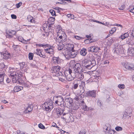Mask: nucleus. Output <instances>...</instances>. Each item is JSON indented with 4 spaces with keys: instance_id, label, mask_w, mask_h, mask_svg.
Masks as SVG:
<instances>
[{
    "instance_id": "f257e3e1",
    "label": "nucleus",
    "mask_w": 134,
    "mask_h": 134,
    "mask_svg": "<svg viewBox=\"0 0 134 134\" xmlns=\"http://www.w3.org/2000/svg\"><path fill=\"white\" fill-rule=\"evenodd\" d=\"M72 69V72L75 73L76 75L77 74L82 72V68L80 63H76Z\"/></svg>"
},
{
    "instance_id": "f03ea898",
    "label": "nucleus",
    "mask_w": 134,
    "mask_h": 134,
    "mask_svg": "<svg viewBox=\"0 0 134 134\" xmlns=\"http://www.w3.org/2000/svg\"><path fill=\"white\" fill-rule=\"evenodd\" d=\"M56 98L57 100L55 101V104L58 105H60L61 107L64 108L65 107V102L64 101V98H63L62 96H56Z\"/></svg>"
},
{
    "instance_id": "7ed1b4c3",
    "label": "nucleus",
    "mask_w": 134,
    "mask_h": 134,
    "mask_svg": "<svg viewBox=\"0 0 134 134\" xmlns=\"http://www.w3.org/2000/svg\"><path fill=\"white\" fill-rule=\"evenodd\" d=\"M5 66L3 63H0V83H3L4 77H6L4 72L2 69V68H4Z\"/></svg>"
},
{
    "instance_id": "20e7f679",
    "label": "nucleus",
    "mask_w": 134,
    "mask_h": 134,
    "mask_svg": "<svg viewBox=\"0 0 134 134\" xmlns=\"http://www.w3.org/2000/svg\"><path fill=\"white\" fill-rule=\"evenodd\" d=\"M66 44V46H67L68 48L70 50L72 58H73L75 57L78 54V52L77 51L74 50L73 45L69 43Z\"/></svg>"
},
{
    "instance_id": "39448f33",
    "label": "nucleus",
    "mask_w": 134,
    "mask_h": 134,
    "mask_svg": "<svg viewBox=\"0 0 134 134\" xmlns=\"http://www.w3.org/2000/svg\"><path fill=\"white\" fill-rule=\"evenodd\" d=\"M43 106L45 107L46 110L47 111L51 110L53 107L52 101L51 99H49L47 102H46L43 104Z\"/></svg>"
},
{
    "instance_id": "423d86ee",
    "label": "nucleus",
    "mask_w": 134,
    "mask_h": 134,
    "mask_svg": "<svg viewBox=\"0 0 134 134\" xmlns=\"http://www.w3.org/2000/svg\"><path fill=\"white\" fill-rule=\"evenodd\" d=\"M60 67L58 65L53 66L52 69V72L56 73V75L57 76L62 75V73L60 71Z\"/></svg>"
},
{
    "instance_id": "0eeeda50",
    "label": "nucleus",
    "mask_w": 134,
    "mask_h": 134,
    "mask_svg": "<svg viewBox=\"0 0 134 134\" xmlns=\"http://www.w3.org/2000/svg\"><path fill=\"white\" fill-rule=\"evenodd\" d=\"M62 35L59 36V37L58 36L56 38V41L60 43L62 42V43L66 42L67 41L66 37V35L64 33H63Z\"/></svg>"
},
{
    "instance_id": "6e6552de",
    "label": "nucleus",
    "mask_w": 134,
    "mask_h": 134,
    "mask_svg": "<svg viewBox=\"0 0 134 134\" xmlns=\"http://www.w3.org/2000/svg\"><path fill=\"white\" fill-rule=\"evenodd\" d=\"M122 66L126 69L130 70H134V65L129 64L126 62H124L121 63Z\"/></svg>"
},
{
    "instance_id": "1a4fd4ad",
    "label": "nucleus",
    "mask_w": 134,
    "mask_h": 134,
    "mask_svg": "<svg viewBox=\"0 0 134 134\" xmlns=\"http://www.w3.org/2000/svg\"><path fill=\"white\" fill-rule=\"evenodd\" d=\"M121 47V46L120 44H118L113 50V52L114 53H116L117 54L122 53V52Z\"/></svg>"
},
{
    "instance_id": "9d476101",
    "label": "nucleus",
    "mask_w": 134,
    "mask_h": 134,
    "mask_svg": "<svg viewBox=\"0 0 134 134\" xmlns=\"http://www.w3.org/2000/svg\"><path fill=\"white\" fill-rule=\"evenodd\" d=\"M72 99L70 98L66 99L64 103L65 107L66 106L68 108H70V107L72 106Z\"/></svg>"
},
{
    "instance_id": "9b49d317",
    "label": "nucleus",
    "mask_w": 134,
    "mask_h": 134,
    "mask_svg": "<svg viewBox=\"0 0 134 134\" xmlns=\"http://www.w3.org/2000/svg\"><path fill=\"white\" fill-rule=\"evenodd\" d=\"M6 37L7 38H12L13 37L12 35H14L16 33V31H15L12 30H6Z\"/></svg>"
},
{
    "instance_id": "f8f14e48",
    "label": "nucleus",
    "mask_w": 134,
    "mask_h": 134,
    "mask_svg": "<svg viewBox=\"0 0 134 134\" xmlns=\"http://www.w3.org/2000/svg\"><path fill=\"white\" fill-rule=\"evenodd\" d=\"M100 50V48L98 46H91L88 48V50L89 52H97Z\"/></svg>"
},
{
    "instance_id": "ddd939ff",
    "label": "nucleus",
    "mask_w": 134,
    "mask_h": 134,
    "mask_svg": "<svg viewBox=\"0 0 134 134\" xmlns=\"http://www.w3.org/2000/svg\"><path fill=\"white\" fill-rule=\"evenodd\" d=\"M96 92L95 90L90 91L86 92V93L87 96L94 98H95L96 97Z\"/></svg>"
},
{
    "instance_id": "4468645a",
    "label": "nucleus",
    "mask_w": 134,
    "mask_h": 134,
    "mask_svg": "<svg viewBox=\"0 0 134 134\" xmlns=\"http://www.w3.org/2000/svg\"><path fill=\"white\" fill-rule=\"evenodd\" d=\"M126 43L129 46H134V39L132 37H130L127 40Z\"/></svg>"
},
{
    "instance_id": "2eb2a0df",
    "label": "nucleus",
    "mask_w": 134,
    "mask_h": 134,
    "mask_svg": "<svg viewBox=\"0 0 134 134\" xmlns=\"http://www.w3.org/2000/svg\"><path fill=\"white\" fill-rule=\"evenodd\" d=\"M76 76V75L75 73H74L72 72V73L70 75L65 76L67 80L69 81H70L73 80L74 78Z\"/></svg>"
},
{
    "instance_id": "dca6fc26",
    "label": "nucleus",
    "mask_w": 134,
    "mask_h": 134,
    "mask_svg": "<svg viewBox=\"0 0 134 134\" xmlns=\"http://www.w3.org/2000/svg\"><path fill=\"white\" fill-rule=\"evenodd\" d=\"M26 108H24L25 109V113H28L31 111L33 109L32 106V105H28L27 104L26 105Z\"/></svg>"
},
{
    "instance_id": "f3484780",
    "label": "nucleus",
    "mask_w": 134,
    "mask_h": 134,
    "mask_svg": "<svg viewBox=\"0 0 134 134\" xmlns=\"http://www.w3.org/2000/svg\"><path fill=\"white\" fill-rule=\"evenodd\" d=\"M64 110L63 108H58L56 109V112L58 116L62 115Z\"/></svg>"
},
{
    "instance_id": "a211bd4d",
    "label": "nucleus",
    "mask_w": 134,
    "mask_h": 134,
    "mask_svg": "<svg viewBox=\"0 0 134 134\" xmlns=\"http://www.w3.org/2000/svg\"><path fill=\"white\" fill-rule=\"evenodd\" d=\"M53 62L55 64H59L60 63L61 60L59 57H53Z\"/></svg>"
},
{
    "instance_id": "6ab92c4d",
    "label": "nucleus",
    "mask_w": 134,
    "mask_h": 134,
    "mask_svg": "<svg viewBox=\"0 0 134 134\" xmlns=\"http://www.w3.org/2000/svg\"><path fill=\"white\" fill-rule=\"evenodd\" d=\"M79 80H75L74 81L73 83V85L72 86V88L74 89H76L78 87V85H79Z\"/></svg>"
},
{
    "instance_id": "aec40b11",
    "label": "nucleus",
    "mask_w": 134,
    "mask_h": 134,
    "mask_svg": "<svg viewBox=\"0 0 134 134\" xmlns=\"http://www.w3.org/2000/svg\"><path fill=\"white\" fill-rule=\"evenodd\" d=\"M44 51L50 54L53 55L54 53V49L51 48L45 49Z\"/></svg>"
},
{
    "instance_id": "412c9836",
    "label": "nucleus",
    "mask_w": 134,
    "mask_h": 134,
    "mask_svg": "<svg viewBox=\"0 0 134 134\" xmlns=\"http://www.w3.org/2000/svg\"><path fill=\"white\" fill-rule=\"evenodd\" d=\"M36 54L40 56V57H43V58H45L46 56L44 55H43L41 53V51L39 49H37L36 50Z\"/></svg>"
},
{
    "instance_id": "4be33fe9",
    "label": "nucleus",
    "mask_w": 134,
    "mask_h": 134,
    "mask_svg": "<svg viewBox=\"0 0 134 134\" xmlns=\"http://www.w3.org/2000/svg\"><path fill=\"white\" fill-rule=\"evenodd\" d=\"M23 89V87L22 86H15L14 87V92H17L22 90Z\"/></svg>"
},
{
    "instance_id": "5701e85b",
    "label": "nucleus",
    "mask_w": 134,
    "mask_h": 134,
    "mask_svg": "<svg viewBox=\"0 0 134 134\" xmlns=\"http://www.w3.org/2000/svg\"><path fill=\"white\" fill-rule=\"evenodd\" d=\"M134 48H131L128 49L127 52L128 54L130 56H132L134 52Z\"/></svg>"
},
{
    "instance_id": "b1692460",
    "label": "nucleus",
    "mask_w": 134,
    "mask_h": 134,
    "mask_svg": "<svg viewBox=\"0 0 134 134\" xmlns=\"http://www.w3.org/2000/svg\"><path fill=\"white\" fill-rule=\"evenodd\" d=\"M72 69L69 68L68 69H66L64 71V75L65 76L70 75L72 73Z\"/></svg>"
},
{
    "instance_id": "393cba45",
    "label": "nucleus",
    "mask_w": 134,
    "mask_h": 134,
    "mask_svg": "<svg viewBox=\"0 0 134 134\" xmlns=\"http://www.w3.org/2000/svg\"><path fill=\"white\" fill-rule=\"evenodd\" d=\"M87 53L86 49L84 48H83L80 52V54L83 56L86 55Z\"/></svg>"
},
{
    "instance_id": "a878e982",
    "label": "nucleus",
    "mask_w": 134,
    "mask_h": 134,
    "mask_svg": "<svg viewBox=\"0 0 134 134\" xmlns=\"http://www.w3.org/2000/svg\"><path fill=\"white\" fill-rule=\"evenodd\" d=\"M66 58L67 59L72 58V56L71 53V51H67V52L66 53L65 55Z\"/></svg>"
},
{
    "instance_id": "bb28decb",
    "label": "nucleus",
    "mask_w": 134,
    "mask_h": 134,
    "mask_svg": "<svg viewBox=\"0 0 134 134\" xmlns=\"http://www.w3.org/2000/svg\"><path fill=\"white\" fill-rule=\"evenodd\" d=\"M92 63V64H88V65H87L85 66V67L86 68L88 69H91L93 66H94L96 64V63H95L94 62H93Z\"/></svg>"
},
{
    "instance_id": "cd10ccee",
    "label": "nucleus",
    "mask_w": 134,
    "mask_h": 134,
    "mask_svg": "<svg viewBox=\"0 0 134 134\" xmlns=\"http://www.w3.org/2000/svg\"><path fill=\"white\" fill-rule=\"evenodd\" d=\"M60 43L59 44H58V49L59 51H60L63 49L64 46V44L66 45V44H67V43L66 44L65 43L64 44H62V43Z\"/></svg>"
},
{
    "instance_id": "c85d7f7f",
    "label": "nucleus",
    "mask_w": 134,
    "mask_h": 134,
    "mask_svg": "<svg viewBox=\"0 0 134 134\" xmlns=\"http://www.w3.org/2000/svg\"><path fill=\"white\" fill-rule=\"evenodd\" d=\"M109 126V125L108 124H107V126L105 125V126H104V129H105L107 131H108L107 132H108L110 134H112V133H110V132L112 131V132H113H113V131H111L110 130V128L108 127V126Z\"/></svg>"
},
{
    "instance_id": "c756f323",
    "label": "nucleus",
    "mask_w": 134,
    "mask_h": 134,
    "mask_svg": "<svg viewBox=\"0 0 134 134\" xmlns=\"http://www.w3.org/2000/svg\"><path fill=\"white\" fill-rule=\"evenodd\" d=\"M109 126V125L108 124H107V126L105 125V126H104V129H105L107 131H108L107 132H108L110 134H112V133H110V132L112 131V132H113H113V131H111L110 130V128L108 127V126Z\"/></svg>"
},
{
    "instance_id": "7c9ffc66",
    "label": "nucleus",
    "mask_w": 134,
    "mask_h": 134,
    "mask_svg": "<svg viewBox=\"0 0 134 134\" xmlns=\"http://www.w3.org/2000/svg\"><path fill=\"white\" fill-rule=\"evenodd\" d=\"M79 86L80 87L84 88L85 86V82L79 80Z\"/></svg>"
},
{
    "instance_id": "2f4dec72",
    "label": "nucleus",
    "mask_w": 134,
    "mask_h": 134,
    "mask_svg": "<svg viewBox=\"0 0 134 134\" xmlns=\"http://www.w3.org/2000/svg\"><path fill=\"white\" fill-rule=\"evenodd\" d=\"M9 54H7L6 53H3V58L5 59H8L9 58Z\"/></svg>"
},
{
    "instance_id": "473e14b6",
    "label": "nucleus",
    "mask_w": 134,
    "mask_h": 134,
    "mask_svg": "<svg viewBox=\"0 0 134 134\" xmlns=\"http://www.w3.org/2000/svg\"><path fill=\"white\" fill-rule=\"evenodd\" d=\"M27 20L29 21L31 23H35V19L31 16L30 17V18H28Z\"/></svg>"
},
{
    "instance_id": "72a5a7b5",
    "label": "nucleus",
    "mask_w": 134,
    "mask_h": 134,
    "mask_svg": "<svg viewBox=\"0 0 134 134\" xmlns=\"http://www.w3.org/2000/svg\"><path fill=\"white\" fill-rule=\"evenodd\" d=\"M37 46H38L40 47H43L44 46H48V44L46 43L43 44H36Z\"/></svg>"
},
{
    "instance_id": "f704fd0d",
    "label": "nucleus",
    "mask_w": 134,
    "mask_h": 134,
    "mask_svg": "<svg viewBox=\"0 0 134 134\" xmlns=\"http://www.w3.org/2000/svg\"><path fill=\"white\" fill-rule=\"evenodd\" d=\"M10 76H11V77H13L16 74H17V72L10 71Z\"/></svg>"
},
{
    "instance_id": "c9c22d12",
    "label": "nucleus",
    "mask_w": 134,
    "mask_h": 134,
    "mask_svg": "<svg viewBox=\"0 0 134 134\" xmlns=\"http://www.w3.org/2000/svg\"><path fill=\"white\" fill-rule=\"evenodd\" d=\"M13 47L14 49H17L20 50V47L18 45H13Z\"/></svg>"
},
{
    "instance_id": "e433bc0d",
    "label": "nucleus",
    "mask_w": 134,
    "mask_h": 134,
    "mask_svg": "<svg viewBox=\"0 0 134 134\" xmlns=\"http://www.w3.org/2000/svg\"><path fill=\"white\" fill-rule=\"evenodd\" d=\"M34 54L33 53H30L29 54V58L30 60H32L33 59Z\"/></svg>"
},
{
    "instance_id": "4c0bfd02",
    "label": "nucleus",
    "mask_w": 134,
    "mask_h": 134,
    "mask_svg": "<svg viewBox=\"0 0 134 134\" xmlns=\"http://www.w3.org/2000/svg\"><path fill=\"white\" fill-rule=\"evenodd\" d=\"M78 76L79 77V78L80 79V80H82L84 78V75L82 73H78Z\"/></svg>"
},
{
    "instance_id": "58836bf2",
    "label": "nucleus",
    "mask_w": 134,
    "mask_h": 134,
    "mask_svg": "<svg viewBox=\"0 0 134 134\" xmlns=\"http://www.w3.org/2000/svg\"><path fill=\"white\" fill-rule=\"evenodd\" d=\"M19 65L20 66V68L21 69H23L25 66V63L24 62H23L22 63H19Z\"/></svg>"
},
{
    "instance_id": "ea45409f",
    "label": "nucleus",
    "mask_w": 134,
    "mask_h": 134,
    "mask_svg": "<svg viewBox=\"0 0 134 134\" xmlns=\"http://www.w3.org/2000/svg\"><path fill=\"white\" fill-rule=\"evenodd\" d=\"M116 30L115 27H113L112 28L111 30L109 31L110 33V34H113L114 32H115Z\"/></svg>"
},
{
    "instance_id": "a19ab883",
    "label": "nucleus",
    "mask_w": 134,
    "mask_h": 134,
    "mask_svg": "<svg viewBox=\"0 0 134 134\" xmlns=\"http://www.w3.org/2000/svg\"><path fill=\"white\" fill-rule=\"evenodd\" d=\"M82 109L85 111H87L89 110L88 108L85 104L82 105Z\"/></svg>"
},
{
    "instance_id": "79ce46f5",
    "label": "nucleus",
    "mask_w": 134,
    "mask_h": 134,
    "mask_svg": "<svg viewBox=\"0 0 134 134\" xmlns=\"http://www.w3.org/2000/svg\"><path fill=\"white\" fill-rule=\"evenodd\" d=\"M93 62H94L95 63H96V61L95 60H92L91 61L90 60H88V63L87 64V65H85V66L87 65H88V64L90 65L91 64H93L92 63Z\"/></svg>"
},
{
    "instance_id": "37998d69",
    "label": "nucleus",
    "mask_w": 134,
    "mask_h": 134,
    "mask_svg": "<svg viewBox=\"0 0 134 134\" xmlns=\"http://www.w3.org/2000/svg\"><path fill=\"white\" fill-rule=\"evenodd\" d=\"M115 130L117 131H121L122 130V128L120 126H116L115 128Z\"/></svg>"
},
{
    "instance_id": "c03bdc74",
    "label": "nucleus",
    "mask_w": 134,
    "mask_h": 134,
    "mask_svg": "<svg viewBox=\"0 0 134 134\" xmlns=\"http://www.w3.org/2000/svg\"><path fill=\"white\" fill-rule=\"evenodd\" d=\"M49 12L52 16L56 15L55 12L52 9L50 10Z\"/></svg>"
},
{
    "instance_id": "a18cd8bd",
    "label": "nucleus",
    "mask_w": 134,
    "mask_h": 134,
    "mask_svg": "<svg viewBox=\"0 0 134 134\" xmlns=\"http://www.w3.org/2000/svg\"><path fill=\"white\" fill-rule=\"evenodd\" d=\"M38 127L42 129H45L44 126L42 124H40L38 125Z\"/></svg>"
},
{
    "instance_id": "49530a36",
    "label": "nucleus",
    "mask_w": 134,
    "mask_h": 134,
    "mask_svg": "<svg viewBox=\"0 0 134 134\" xmlns=\"http://www.w3.org/2000/svg\"><path fill=\"white\" fill-rule=\"evenodd\" d=\"M88 60L87 59H85L84 60L82 61V65L85 66V65H87L88 63Z\"/></svg>"
},
{
    "instance_id": "de8ad7c7",
    "label": "nucleus",
    "mask_w": 134,
    "mask_h": 134,
    "mask_svg": "<svg viewBox=\"0 0 134 134\" xmlns=\"http://www.w3.org/2000/svg\"><path fill=\"white\" fill-rule=\"evenodd\" d=\"M55 19L54 18H53L52 17L50 18L49 19V22L50 21H51L52 23H51L52 24H53L54 21H55Z\"/></svg>"
},
{
    "instance_id": "09e8293b",
    "label": "nucleus",
    "mask_w": 134,
    "mask_h": 134,
    "mask_svg": "<svg viewBox=\"0 0 134 134\" xmlns=\"http://www.w3.org/2000/svg\"><path fill=\"white\" fill-rule=\"evenodd\" d=\"M86 131L85 130H81L79 132V134H85Z\"/></svg>"
},
{
    "instance_id": "8fccbe9b",
    "label": "nucleus",
    "mask_w": 134,
    "mask_h": 134,
    "mask_svg": "<svg viewBox=\"0 0 134 134\" xmlns=\"http://www.w3.org/2000/svg\"><path fill=\"white\" fill-rule=\"evenodd\" d=\"M12 80L13 82L14 83H15L17 81H19V80H18L17 79L15 78L14 77H12Z\"/></svg>"
},
{
    "instance_id": "3c124183",
    "label": "nucleus",
    "mask_w": 134,
    "mask_h": 134,
    "mask_svg": "<svg viewBox=\"0 0 134 134\" xmlns=\"http://www.w3.org/2000/svg\"><path fill=\"white\" fill-rule=\"evenodd\" d=\"M96 59L98 63H99V62H100L101 59V57L100 56H97L96 58Z\"/></svg>"
},
{
    "instance_id": "603ef678",
    "label": "nucleus",
    "mask_w": 134,
    "mask_h": 134,
    "mask_svg": "<svg viewBox=\"0 0 134 134\" xmlns=\"http://www.w3.org/2000/svg\"><path fill=\"white\" fill-rule=\"evenodd\" d=\"M128 115H128V113L126 112H125L123 115V118L125 119V118Z\"/></svg>"
},
{
    "instance_id": "864d4df0",
    "label": "nucleus",
    "mask_w": 134,
    "mask_h": 134,
    "mask_svg": "<svg viewBox=\"0 0 134 134\" xmlns=\"http://www.w3.org/2000/svg\"><path fill=\"white\" fill-rule=\"evenodd\" d=\"M80 94H82V93H83L85 91V90L84 89V88L80 87Z\"/></svg>"
},
{
    "instance_id": "5fc2aeb1",
    "label": "nucleus",
    "mask_w": 134,
    "mask_h": 134,
    "mask_svg": "<svg viewBox=\"0 0 134 134\" xmlns=\"http://www.w3.org/2000/svg\"><path fill=\"white\" fill-rule=\"evenodd\" d=\"M118 87L120 88L123 89L125 87V85L124 84H119L118 85Z\"/></svg>"
},
{
    "instance_id": "6e6d98bb",
    "label": "nucleus",
    "mask_w": 134,
    "mask_h": 134,
    "mask_svg": "<svg viewBox=\"0 0 134 134\" xmlns=\"http://www.w3.org/2000/svg\"><path fill=\"white\" fill-rule=\"evenodd\" d=\"M22 2H20L18 3H17L16 4V7L17 8H19L22 5Z\"/></svg>"
},
{
    "instance_id": "4d7b16f0",
    "label": "nucleus",
    "mask_w": 134,
    "mask_h": 134,
    "mask_svg": "<svg viewBox=\"0 0 134 134\" xmlns=\"http://www.w3.org/2000/svg\"><path fill=\"white\" fill-rule=\"evenodd\" d=\"M17 74H18L19 76H20V77L22 76L23 73L21 72L20 71H17Z\"/></svg>"
},
{
    "instance_id": "13d9d810",
    "label": "nucleus",
    "mask_w": 134,
    "mask_h": 134,
    "mask_svg": "<svg viewBox=\"0 0 134 134\" xmlns=\"http://www.w3.org/2000/svg\"><path fill=\"white\" fill-rule=\"evenodd\" d=\"M119 38L121 39L122 40L126 38L125 37L124 35V34H123L121 35L119 37Z\"/></svg>"
},
{
    "instance_id": "bf43d9fd",
    "label": "nucleus",
    "mask_w": 134,
    "mask_h": 134,
    "mask_svg": "<svg viewBox=\"0 0 134 134\" xmlns=\"http://www.w3.org/2000/svg\"><path fill=\"white\" fill-rule=\"evenodd\" d=\"M14 77L15 78H16V79L18 80H19V79L20 78V77L19 76V75L18 74H16L14 76Z\"/></svg>"
},
{
    "instance_id": "052dcab7",
    "label": "nucleus",
    "mask_w": 134,
    "mask_h": 134,
    "mask_svg": "<svg viewBox=\"0 0 134 134\" xmlns=\"http://www.w3.org/2000/svg\"><path fill=\"white\" fill-rule=\"evenodd\" d=\"M45 34H42V35L43 36H48L49 35V32H45Z\"/></svg>"
},
{
    "instance_id": "680f3d73",
    "label": "nucleus",
    "mask_w": 134,
    "mask_h": 134,
    "mask_svg": "<svg viewBox=\"0 0 134 134\" xmlns=\"http://www.w3.org/2000/svg\"><path fill=\"white\" fill-rule=\"evenodd\" d=\"M11 17L13 19H16L17 18L16 16L13 14L11 15Z\"/></svg>"
},
{
    "instance_id": "e2e57ef3",
    "label": "nucleus",
    "mask_w": 134,
    "mask_h": 134,
    "mask_svg": "<svg viewBox=\"0 0 134 134\" xmlns=\"http://www.w3.org/2000/svg\"><path fill=\"white\" fill-rule=\"evenodd\" d=\"M125 8V5H122L119 9L121 10H123Z\"/></svg>"
},
{
    "instance_id": "0e129e2a",
    "label": "nucleus",
    "mask_w": 134,
    "mask_h": 134,
    "mask_svg": "<svg viewBox=\"0 0 134 134\" xmlns=\"http://www.w3.org/2000/svg\"><path fill=\"white\" fill-rule=\"evenodd\" d=\"M97 102L98 105L99 106L101 107L102 105V104L100 101V100H98L97 101Z\"/></svg>"
},
{
    "instance_id": "69168bd1",
    "label": "nucleus",
    "mask_w": 134,
    "mask_h": 134,
    "mask_svg": "<svg viewBox=\"0 0 134 134\" xmlns=\"http://www.w3.org/2000/svg\"><path fill=\"white\" fill-rule=\"evenodd\" d=\"M109 63V62L108 60H107L103 62L104 64H108Z\"/></svg>"
},
{
    "instance_id": "338daca9",
    "label": "nucleus",
    "mask_w": 134,
    "mask_h": 134,
    "mask_svg": "<svg viewBox=\"0 0 134 134\" xmlns=\"http://www.w3.org/2000/svg\"><path fill=\"white\" fill-rule=\"evenodd\" d=\"M124 34L125 36V37L126 38L127 37L129 36V34L127 32L125 33Z\"/></svg>"
},
{
    "instance_id": "774afa93",
    "label": "nucleus",
    "mask_w": 134,
    "mask_h": 134,
    "mask_svg": "<svg viewBox=\"0 0 134 134\" xmlns=\"http://www.w3.org/2000/svg\"><path fill=\"white\" fill-rule=\"evenodd\" d=\"M130 12L134 13V7H133L132 9H131L130 10Z\"/></svg>"
}]
</instances>
